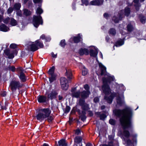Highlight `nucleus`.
<instances>
[{"mask_svg": "<svg viewBox=\"0 0 146 146\" xmlns=\"http://www.w3.org/2000/svg\"><path fill=\"white\" fill-rule=\"evenodd\" d=\"M90 94V92L89 90H84L80 92V96L82 99H86L89 97Z\"/></svg>", "mask_w": 146, "mask_h": 146, "instance_id": "15", "label": "nucleus"}, {"mask_svg": "<svg viewBox=\"0 0 146 146\" xmlns=\"http://www.w3.org/2000/svg\"><path fill=\"white\" fill-rule=\"evenodd\" d=\"M27 47L29 50L32 51H35L38 48L36 44V42H29L27 45Z\"/></svg>", "mask_w": 146, "mask_h": 146, "instance_id": "12", "label": "nucleus"}, {"mask_svg": "<svg viewBox=\"0 0 146 146\" xmlns=\"http://www.w3.org/2000/svg\"><path fill=\"white\" fill-rule=\"evenodd\" d=\"M21 86L19 81L15 80L12 81L9 85V87L13 92L15 91L17 89H19Z\"/></svg>", "mask_w": 146, "mask_h": 146, "instance_id": "5", "label": "nucleus"}, {"mask_svg": "<svg viewBox=\"0 0 146 146\" xmlns=\"http://www.w3.org/2000/svg\"><path fill=\"white\" fill-rule=\"evenodd\" d=\"M45 36L44 35H41L40 37V38H42V39H44L45 38Z\"/></svg>", "mask_w": 146, "mask_h": 146, "instance_id": "61", "label": "nucleus"}, {"mask_svg": "<svg viewBox=\"0 0 146 146\" xmlns=\"http://www.w3.org/2000/svg\"><path fill=\"white\" fill-rule=\"evenodd\" d=\"M99 65L100 69L101 70V75H106V67L104 66L102 63H99Z\"/></svg>", "mask_w": 146, "mask_h": 146, "instance_id": "16", "label": "nucleus"}, {"mask_svg": "<svg viewBox=\"0 0 146 146\" xmlns=\"http://www.w3.org/2000/svg\"><path fill=\"white\" fill-rule=\"evenodd\" d=\"M123 140L125 141L126 142L127 144L128 145H131L132 144L131 141L129 139H126L124 137H123Z\"/></svg>", "mask_w": 146, "mask_h": 146, "instance_id": "40", "label": "nucleus"}, {"mask_svg": "<svg viewBox=\"0 0 146 146\" xmlns=\"http://www.w3.org/2000/svg\"><path fill=\"white\" fill-rule=\"evenodd\" d=\"M115 120L112 119H110V124L111 125H114L115 123Z\"/></svg>", "mask_w": 146, "mask_h": 146, "instance_id": "54", "label": "nucleus"}, {"mask_svg": "<svg viewBox=\"0 0 146 146\" xmlns=\"http://www.w3.org/2000/svg\"><path fill=\"white\" fill-rule=\"evenodd\" d=\"M13 11V8L12 7H9L7 10V13L8 14H11Z\"/></svg>", "mask_w": 146, "mask_h": 146, "instance_id": "44", "label": "nucleus"}, {"mask_svg": "<svg viewBox=\"0 0 146 146\" xmlns=\"http://www.w3.org/2000/svg\"><path fill=\"white\" fill-rule=\"evenodd\" d=\"M94 101L95 103L98 102L99 101V99L98 97H96L94 99Z\"/></svg>", "mask_w": 146, "mask_h": 146, "instance_id": "55", "label": "nucleus"}, {"mask_svg": "<svg viewBox=\"0 0 146 146\" xmlns=\"http://www.w3.org/2000/svg\"><path fill=\"white\" fill-rule=\"evenodd\" d=\"M124 12L125 15L127 16H128L130 13V9L129 8L126 7Z\"/></svg>", "mask_w": 146, "mask_h": 146, "instance_id": "38", "label": "nucleus"}, {"mask_svg": "<svg viewBox=\"0 0 146 146\" xmlns=\"http://www.w3.org/2000/svg\"><path fill=\"white\" fill-rule=\"evenodd\" d=\"M95 114L98 116L100 117V119L102 120H104L106 118V115L105 114H101L100 112H97L95 113Z\"/></svg>", "mask_w": 146, "mask_h": 146, "instance_id": "25", "label": "nucleus"}, {"mask_svg": "<svg viewBox=\"0 0 146 146\" xmlns=\"http://www.w3.org/2000/svg\"><path fill=\"white\" fill-rule=\"evenodd\" d=\"M51 77L49 78V81L50 83H52L55 80V77L54 75H51Z\"/></svg>", "mask_w": 146, "mask_h": 146, "instance_id": "41", "label": "nucleus"}, {"mask_svg": "<svg viewBox=\"0 0 146 146\" xmlns=\"http://www.w3.org/2000/svg\"><path fill=\"white\" fill-rule=\"evenodd\" d=\"M110 82L111 81H114L115 79V78H114V76H110Z\"/></svg>", "mask_w": 146, "mask_h": 146, "instance_id": "57", "label": "nucleus"}, {"mask_svg": "<svg viewBox=\"0 0 146 146\" xmlns=\"http://www.w3.org/2000/svg\"><path fill=\"white\" fill-rule=\"evenodd\" d=\"M109 40V37L108 36H107L106 38V40L107 42H108Z\"/></svg>", "mask_w": 146, "mask_h": 146, "instance_id": "63", "label": "nucleus"}, {"mask_svg": "<svg viewBox=\"0 0 146 146\" xmlns=\"http://www.w3.org/2000/svg\"><path fill=\"white\" fill-rule=\"evenodd\" d=\"M86 146H92V145L90 143H88L86 145Z\"/></svg>", "mask_w": 146, "mask_h": 146, "instance_id": "64", "label": "nucleus"}, {"mask_svg": "<svg viewBox=\"0 0 146 146\" xmlns=\"http://www.w3.org/2000/svg\"><path fill=\"white\" fill-rule=\"evenodd\" d=\"M70 107L69 106H66V108L65 113H68L70 111Z\"/></svg>", "mask_w": 146, "mask_h": 146, "instance_id": "47", "label": "nucleus"}, {"mask_svg": "<svg viewBox=\"0 0 146 146\" xmlns=\"http://www.w3.org/2000/svg\"><path fill=\"white\" fill-rule=\"evenodd\" d=\"M23 14L24 15L26 16H28L31 14V12L26 9H25L23 10Z\"/></svg>", "mask_w": 146, "mask_h": 146, "instance_id": "29", "label": "nucleus"}, {"mask_svg": "<svg viewBox=\"0 0 146 146\" xmlns=\"http://www.w3.org/2000/svg\"><path fill=\"white\" fill-rule=\"evenodd\" d=\"M134 3H135L134 6L136 7V9L138 10V8L140 6L138 0H134L133 1Z\"/></svg>", "mask_w": 146, "mask_h": 146, "instance_id": "31", "label": "nucleus"}, {"mask_svg": "<svg viewBox=\"0 0 146 146\" xmlns=\"http://www.w3.org/2000/svg\"><path fill=\"white\" fill-rule=\"evenodd\" d=\"M51 111L49 109L44 108L39 110L36 117L37 120L42 121L47 118L48 121L50 122L52 121L53 118L51 116H50Z\"/></svg>", "mask_w": 146, "mask_h": 146, "instance_id": "2", "label": "nucleus"}, {"mask_svg": "<svg viewBox=\"0 0 146 146\" xmlns=\"http://www.w3.org/2000/svg\"><path fill=\"white\" fill-rule=\"evenodd\" d=\"M82 140V137L80 136H76L74 138L75 143H79L81 142Z\"/></svg>", "mask_w": 146, "mask_h": 146, "instance_id": "27", "label": "nucleus"}, {"mask_svg": "<svg viewBox=\"0 0 146 146\" xmlns=\"http://www.w3.org/2000/svg\"><path fill=\"white\" fill-rule=\"evenodd\" d=\"M51 55L53 57V58H56V57L57 54H54L53 52H52L51 53Z\"/></svg>", "mask_w": 146, "mask_h": 146, "instance_id": "58", "label": "nucleus"}, {"mask_svg": "<svg viewBox=\"0 0 146 146\" xmlns=\"http://www.w3.org/2000/svg\"><path fill=\"white\" fill-rule=\"evenodd\" d=\"M38 101L40 103H43L46 102V98L42 96H40L38 97Z\"/></svg>", "mask_w": 146, "mask_h": 146, "instance_id": "22", "label": "nucleus"}, {"mask_svg": "<svg viewBox=\"0 0 146 146\" xmlns=\"http://www.w3.org/2000/svg\"><path fill=\"white\" fill-rule=\"evenodd\" d=\"M110 34L112 35H115L116 34V31L115 30L113 29H112L110 30Z\"/></svg>", "mask_w": 146, "mask_h": 146, "instance_id": "43", "label": "nucleus"}, {"mask_svg": "<svg viewBox=\"0 0 146 146\" xmlns=\"http://www.w3.org/2000/svg\"><path fill=\"white\" fill-rule=\"evenodd\" d=\"M74 90H72V96L73 97L76 98H79L80 96V92H74Z\"/></svg>", "mask_w": 146, "mask_h": 146, "instance_id": "26", "label": "nucleus"}, {"mask_svg": "<svg viewBox=\"0 0 146 146\" xmlns=\"http://www.w3.org/2000/svg\"><path fill=\"white\" fill-rule=\"evenodd\" d=\"M17 70L19 73V77L21 81L24 82L26 81L27 78L24 73V70L21 67H19L17 69Z\"/></svg>", "mask_w": 146, "mask_h": 146, "instance_id": "11", "label": "nucleus"}, {"mask_svg": "<svg viewBox=\"0 0 146 146\" xmlns=\"http://www.w3.org/2000/svg\"><path fill=\"white\" fill-rule=\"evenodd\" d=\"M94 49V50L93 49H91L90 51V54L91 56L96 57L98 53V51L97 49L93 47Z\"/></svg>", "mask_w": 146, "mask_h": 146, "instance_id": "18", "label": "nucleus"}, {"mask_svg": "<svg viewBox=\"0 0 146 146\" xmlns=\"http://www.w3.org/2000/svg\"><path fill=\"white\" fill-rule=\"evenodd\" d=\"M41 5V4H39L38 5L39 7L37 8L36 11V13L39 15L43 13V10L40 7Z\"/></svg>", "mask_w": 146, "mask_h": 146, "instance_id": "28", "label": "nucleus"}, {"mask_svg": "<svg viewBox=\"0 0 146 146\" xmlns=\"http://www.w3.org/2000/svg\"><path fill=\"white\" fill-rule=\"evenodd\" d=\"M0 30L2 31L6 32L9 30V28L5 25L2 24L0 26Z\"/></svg>", "mask_w": 146, "mask_h": 146, "instance_id": "23", "label": "nucleus"}, {"mask_svg": "<svg viewBox=\"0 0 146 146\" xmlns=\"http://www.w3.org/2000/svg\"><path fill=\"white\" fill-rule=\"evenodd\" d=\"M42 0H33V2L34 3H39V4H41L42 2Z\"/></svg>", "mask_w": 146, "mask_h": 146, "instance_id": "48", "label": "nucleus"}, {"mask_svg": "<svg viewBox=\"0 0 146 146\" xmlns=\"http://www.w3.org/2000/svg\"><path fill=\"white\" fill-rule=\"evenodd\" d=\"M2 108L3 109L6 110V109H7L6 107V105L5 106H2Z\"/></svg>", "mask_w": 146, "mask_h": 146, "instance_id": "62", "label": "nucleus"}, {"mask_svg": "<svg viewBox=\"0 0 146 146\" xmlns=\"http://www.w3.org/2000/svg\"><path fill=\"white\" fill-rule=\"evenodd\" d=\"M124 11L123 10H121L119 12L117 16H115L113 17L112 20L115 23H118L124 17Z\"/></svg>", "mask_w": 146, "mask_h": 146, "instance_id": "9", "label": "nucleus"}, {"mask_svg": "<svg viewBox=\"0 0 146 146\" xmlns=\"http://www.w3.org/2000/svg\"><path fill=\"white\" fill-rule=\"evenodd\" d=\"M58 143L59 146H67V143L65 139H62L58 141Z\"/></svg>", "mask_w": 146, "mask_h": 146, "instance_id": "20", "label": "nucleus"}, {"mask_svg": "<svg viewBox=\"0 0 146 146\" xmlns=\"http://www.w3.org/2000/svg\"><path fill=\"white\" fill-rule=\"evenodd\" d=\"M127 29L128 31L131 32L133 29V27L131 24H129L127 25Z\"/></svg>", "mask_w": 146, "mask_h": 146, "instance_id": "39", "label": "nucleus"}, {"mask_svg": "<svg viewBox=\"0 0 146 146\" xmlns=\"http://www.w3.org/2000/svg\"><path fill=\"white\" fill-rule=\"evenodd\" d=\"M66 72L65 75L67 76V78L69 79H71L72 78V73L71 70L68 69H66Z\"/></svg>", "mask_w": 146, "mask_h": 146, "instance_id": "24", "label": "nucleus"}, {"mask_svg": "<svg viewBox=\"0 0 146 146\" xmlns=\"http://www.w3.org/2000/svg\"><path fill=\"white\" fill-rule=\"evenodd\" d=\"M124 43V41L122 40H120L117 41L116 44V46H119L123 45Z\"/></svg>", "mask_w": 146, "mask_h": 146, "instance_id": "32", "label": "nucleus"}, {"mask_svg": "<svg viewBox=\"0 0 146 146\" xmlns=\"http://www.w3.org/2000/svg\"><path fill=\"white\" fill-rule=\"evenodd\" d=\"M58 99L59 100H62L63 98L60 95H59L58 96Z\"/></svg>", "mask_w": 146, "mask_h": 146, "instance_id": "59", "label": "nucleus"}, {"mask_svg": "<svg viewBox=\"0 0 146 146\" xmlns=\"http://www.w3.org/2000/svg\"><path fill=\"white\" fill-rule=\"evenodd\" d=\"M4 53L9 58L12 59L14 57L15 54H16L17 52L16 50H10L6 49L4 50Z\"/></svg>", "mask_w": 146, "mask_h": 146, "instance_id": "8", "label": "nucleus"}, {"mask_svg": "<svg viewBox=\"0 0 146 146\" xmlns=\"http://www.w3.org/2000/svg\"><path fill=\"white\" fill-rule=\"evenodd\" d=\"M103 85L102 89L105 94L104 99L108 103H110L109 88L108 84L110 83L109 78L108 77L107 78H104L103 79Z\"/></svg>", "mask_w": 146, "mask_h": 146, "instance_id": "3", "label": "nucleus"}, {"mask_svg": "<svg viewBox=\"0 0 146 146\" xmlns=\"http://www.w3.org/2000/svg\"><path fill=\"white\" fill-rule=\"evenodd\" d=\"M139 18L141 22L142 23H145V22L146 19V17L142 15H140L139 16Z\"/></svg>", "mask_w": 146, "mask_h": 146, "instance_id": "30", "label": "nucleus"}, {"mask_svg": "<svg viewBox=\"0 0 146 146\" xmlns=\"http://www.w3.org/2000/svg\"><path fill=\"white\" fill-rule=\"evenodd\" d=\"M10 20V19L9 18L7 17L4 20L3 22L6 24H7L9 23Z\"/></svg>", "mask_w": 146, "mask_h": 146, "instance_id": "45", "label": "nucleus"}, {"mask_svg": "<svg viewBox=\"0 0 146 146\" xmlns=\"http://www.w3.org/2000/svg\"><path fill=\"white\" fill-rule=\"evenodd\" d=\"M6 95V93L5 92H3L1 93V95L3 96H5Z\"/></svg>", "mask_w": 146, "mask_h": 146, "instance_id": "56", "label": "nucleus"}, {"mask_svg": "<svg viewBox=\"0 0 146 146\" xmlns=\"http://www.w3.org/2000/svg\"><path fill=\"white\" fill-rule=\"evenodd\" d=\"M117 97V102L118 104L120 106H122L124 103V97L123 96H122L121 98L118 96V94L115 93H113L110 95V103H111V99L114 97Z\"/></svg>", "mask_w": 146, "mask_h": 146, "instance_id": "6", "label": "nucleus"}, {"mask_svg": "<svg viewBox=\"0 0 146 146\" xmlns=\"http://www.w3.org/2000/svg\"><path fill=\"white\" fill-rule=\"evenodd\" d=\"M55 69V67L52 66L48 71V74L51 75H54V73Z\"/></svg>", "mask_w": 146, "mask_h": 146, "instance_id": "34", "label": "nucleus"}, {"mask_svg": "<svg viewBox=\"0 0 146 146\" xmlns=\"http://www.w3.org/2000/svg\"><path fill=\"white\" fill-rule=\"evenodd\" d=\"M10 24L12 26H15L17 24V22L13 18H12L10 19Z\"/></svg>", "mask_w": 146, "mask_h": 146, "instance_id": "33", "label": "nucleus"}, {"mask_svg": "<svg viewBox=\"0 0 146 146\" xmlns=\"http://www.w3.org/2000/svg\"><path fill=\"white\" fill-rule=\"evenodd\" d=\"M21 7V4L19 3H16L14 6V8L17 10H19Z\"/></svg>", "mask_w": 146, "mask_h": 146, "instance_id": "36", "label": "nucleus"}, {"mask_svg": "<svg viewBox=\"0 0 146 146\" xmlns=\"http://www.w3.org/2000/svg\"><path fill=\"white\" fill-rule=\"evenodd\" d=\"M88 73V71L85 67H83L82 70V74L83 75L85 76Z\"/></svg>", "mask_w": 146, "mask_h": 146, "instance_id": "37", "label": "nucleus"}, {"mask_svg": "<svg viewBox=\"0 0 146 146\" xmlns=\"http://www.w3.org/2000/svg\"><path fill=\"white\" fill-rule=\"evenodd\" d=\"M17 46L16 44H12L10 46V48H15Z\"/></svg>", "mask_w": 146, "mask_h": 146, "instance_id": "51", "label": "nucleus"}, {"mask_svg": "<svg viewBox=\"0 0 146 146\" xmlns=\"http://www.w3.org/2000/svg\"><path fill=\"white\" fill-rule=\"evenodd\" d=\"M43 21L42 18L40 15L38 16H34L33 17V24L34 26L37 28L40 24L42 25Z\"/></svg>", "mask_w": 146, "mask_h": 146, "instance_id": "7", "label": "nucleus"}, {"mask_svg": "<svg viewBox=\"0 0 146 146\" xmlns=\"http://www.w3.org/2000/svg\"><path fill=\"white\" fill-rule=\"evenodd\" d=\"M29 0H23V3L24 4H25L28 1H29Z\"/></svg>", "mask_w": 146, "mask_h": 146, "instance_id": "60", "label": "nucleus"}, {"mask_svg": "<svg viewBox=\"0 0 146 146\" xmlns=\"http://www.w3.org/2000/svg\"><path fill=\"white\" fill-rule=\"evenodd\" d=\"M84 88L86 90V91L89 90V87L87 84L85 85L84 86Z\"/></svg>", "mask_w": 146, "mask_h": 146, "instance_id": "52", "label": "nucleus"}, {"mask_svg": "<svg viewBox=\"0 0 146 146\" xmlns=\"http://www.w3.org/2000/svg\"><path fill=\"white\" fill-rule=\"evenodd\" d=\"M58 95L57 92L55 90H53L49 94L48 96V98H50L51 100L55 99L56 98V96Z\"/></svg>", "mask_w": 146, "mask_h": 146, "instance_id": "13", "label": "nucleus"}, {"mask_svg": "<svg viewBox=\"0 0 146 146\" xmlns=\"http://www.w3.org/2000/svg\"><path fill=\"white\" fill-rule=\"evenodd\" d=\"M60 83L62 88L64 90H67L68 85V80L65 77H62L60 79Z\"/></svg>", "mask_w": 146, "mask_h": 146, "instance_id": "10", "label": "nucleus"}, {"mask_svg": "<svg viewBox=\"0 0 146 146\" xmlns=\"http://www.w3.org/2000/svg\"><path fill=\"white\" fill-rule=\"evenodd\" d=\"M60 44L62 46H64L66 45L65 40H61L60 42Z\"/></svg>", "mask_w": 146, "mask_h": 146, "instance_id": "46", "label": "nucleus"}, {"mask_svg": "<svg viewBox=\"0 0 146 146\" xmlns=\"http://www.w3.org/2000/svg\"><path fill=\"white\" fill-rule=\"evenodd\" d=\"M81 131L79 129H77L75 131V134L76 135H79L80 134Z\"/></svg>", "mask_w": 146, "mask_h": 146, "instance_id": "50", "label": "nucleus"}, {"mask_svg": "<svg viewBox=\"0 0 146 146\" xmlns=\"http://www.w3.org/2000/svg\"><path fill=\"white\" fill-rule=\"evenodd\" d=\"M81 39L80 34H79L77 36L74 37L73 38H71L70 39V40H74L75 43H78L80 41Z\"/></svg>", "mask_w": 146, "mask_h": 146, "instance_id": "21", "label": "nucleus"}, {"mask_svg": "<svg viewBox=\"0 0 146 146\" xmlns=\"http://www.w3.org/2000/svg\"><path fill=\"white\" fill-rule=\"evenodd\" d=\"M82 3L83 4L86 5H87L88 4V0H82Z\"/></svg>", "mask_w": 146, "mask_h": 146, "instance_id": "49", "label": "nucleus"}, {"mask_svg": "<svg viewBox=\"0 0 146 146\" xmlns=\"http://www.w3.org/2000/svg\"><path fill=\"white\" fill-rule=\"evenodd\" d=\"M79 53L80 55H82L84 54L88 55L89 54V51L86 48H81L79 51Z\"/></svg>", "mask_w": 146, "mask_h": 146, "instance_id": "19", "label": "nucleus"}, {"mask_svg": "<svg viewBox=\"0 0 146 146\" xmlns=\"http://www.w3.org/2000/svg\"><path fill=\"white\" fill-rule=\"evenodd\" d=\"M8 69L9 70H11L12 72H14L15 70V68L13 66H10L8 67Z\"/></svg>", "mask_w": 146, "mask_h": 146, "instance_id": "42", "label": "nucleus"}, {"mask_svg": "<svg viewBox=\"0 0 146 146\" xmlns=\"http://www.w3.org/2000/svg\"><path fill=\"white\" fill-rule=\"evenodd\" d=\"M77 105L81 107L82 109V111L86 112L90 109L89 104L86 103L85 100L82 98H80L79 100Z\"/></svg>", "mask_w": 146, "mask_h": 146, "instance_id": "4", "label": "nucleus"}, {"mask_svg": "<svg viewBox=\"0 0 146 146\" xmlns=\"http://www.w3.org/2000/svg\"><path fill=\"white\" fill-rule=\"evenodd\" d=\"M104 17L106 19H108V18L109 17V14L107 13H105L104 14Z\"/></svg>", "mask_w": 146, "mask_h": 146, "instance_id": "53", "label": "nucleus"}, {"mask_svg": "<svg viewBox=\"0 0 146 146\" xmlns=\"http://www.w3.org/2000/svg\"><path fill=\"white\" fill-rule=\"evenodd\" d=\"M35 42L37 46L38 45L40 48H42L43 47L44 45L42 43L40 42L39 40H37Z\"/></svg>", "mask_w": 146, "mask_h": 146, "instance_id": "35", "label": "nucleus"}, {"mask_svg": "<svg viewBox=\"0 0 146 146\" xmlns=\"http://www.w3.org/2000/svg\"><path fill=\"white\" fill-rule=\"evenodd\" d=\"M77 111L78 112V113L80 115V117L81 118V120L84 121H85L86 119V112H84V111H82L81 112V110H80L78 109L77 110Z\"/></svg>", "mask_w": 146, "mask_h": 146, "instance_id": "14", "label": "nucleus"}, {"mask_svg": "<svg viewBox=\"0 0 146 146\" xmlns=\"http://www.w3.org/2000/svg\"><path fill=\"white\" fill-rule=\"evenodd\" d=\"M115 114L117 116L122 115L120 119V121L123 128L122 133V137L128 138L130 134L126 129L131 128V120L133 113L132 110L129 108H126L123 110H117L115 111Z\"/></svg>", "mask_w": 146, "mask_h": 146, "instance_id": "1", "label": "nucleus"}, {"mask_svg": "<svg viewBox=\"0 0 146 146\" xmlns=\"http://www.w3.org/2000/svg\"><path fill=\"white\" fill-rule=\"evenodd\" d=\"M103 2V0H95L91 1L90 4L92 5H102Z\"/></svg>", "mask_w": 146, "mask_h": 146, "instance_id": "17", "label": "nucleus"}]
</instances>
